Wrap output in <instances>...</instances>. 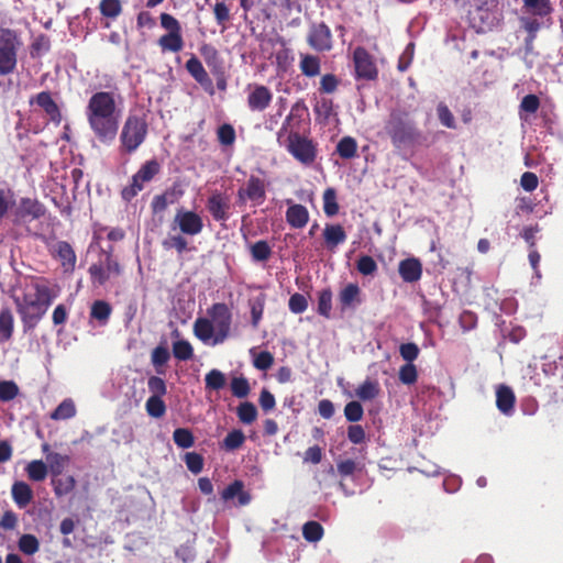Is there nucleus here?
I'll return each instance as SVG.
<instances>
[{"instance_id":"obj_16","label":"nucleus","mask_w":563,"mask_h":563,"mask_svg":"<svg viewBox=\"0 0 563 563\" xmlns=\"http://www.w3.org/2000/svg\"><path fill=\"white\" fill-rule=\"evenodd\" d=\"M273 100V92L264 85H254L247 95V107L251 111L263 112Z\"/></svg>"},{"instance_id":"obj_48","label":"nucleus","mask_w":563,"mask_h":563,"mask_svg":"<svg viewBox=\"0 0 563 563\" xmlns=\"http://www.w3.org/2000/svg\"><path fill=\"white\" fill-rule=\"evenodd\" d=\"M99 10L102 16L114 20L122 12V4L120 0H101Z\"/></svg>"},{"instance_id":"obj_50","label":"nucleus","mask_w":563,"mask_h":563,"mask_svg":"<svg viewBox=\"0 0 563 563\" xmlns=\"http://www.w3.org/2000/svg\"><path fill=\"white\" fill-rule=\"evenodd\" d=\"M169 358L170 354L166 346L158 345L152 351L151 362L158 374H164V371L159 369V367H163Z\"/></svg>"},{"instance_id":"obj_3","label":"nucleus","mask_w":563,"mask_h":563,"mask_svg":"<svg viewBox=\"0 0 563 563\" xmlns=\"http://www.w3.org/2000/svg\"><path fill=\"white\" fill-rule=\"evenodd\" d=\"M385 131L396 148L428 147L427 136L406 111H393L385 124Z\"/></svg>"},{"instance_id":"obj_42","label":"nucleus","mask_w":563,"mask_h":563,"mask_svg":"<svg viewBox=\"0 0 563 563\" xmlns=\"http://www.w3.org/2000/svg\"><path fill=\"white\" fill-rule=\"evenodd\" d=\"M245 442V435L242 430L234 429L229 432L222 441L221 448L227 451H234L240 449Z\"/></svg>"},{"instance_id":"obj_57","label":"nucleus","mask_w":563,"mask_h":563,"mask_svg":"<svg viewBox=\"0 0 563 563\" xmlns=\"http://www.w3.org/2000/svg\"><path fill=\"white\" fill-rule=\"evenodd\" d=\"M364 416V409L360 401L353 400L345 405L344 417L349 422H358Z\"/></svg>"},{"instance_id":"obj_19","label":"nucleus","mask_w":563,"mask_h":563,"mask_svg":"<svg viewBox=\"0 0 563 563\" xmlns=\"http://www.w3.org/2000/svg\"><path fill=\"white\" fill-rule=\"evenodd\" d=\"M288 209L286 210V221L294 229H302L309 221L308 209L300 203H294L291 199L286 200Z\"/></svg>"},{"instance_id":"obj_28","label":"nucleus","mask_w":563,"mask_h":563,"mask_svg":"<svg viewBox=\"0 0 563 563\" xmlns=\"http://www.w3.org/2000/svg\"><path fill=\"white\" fill-rule=\"evenodd\" d=\"M14 318L13 313L8 307L0 310V343L8 342L13 334Z\"/></svg>"},{"instance_id":"obj_38","label":"nucleus","mask_w":563,"mask_h":563,"mask_svg":"<svg viewBox=\"0 0 563 563\" xmlns=\"http://www.w3.org/2000/svg\"><path fill=\"white\" fill-rule=\"evenodd\" d=\"M250 252L254 262H266L272 256V247L265 240H260L252 244Z\"/></svg>"},{"instance_id":"obj_44","label":"nucleus","mask_w":563,"mask_h":563,"mask_svg":"<svg viewBox=\"0 0 563 563\" xmlns=\"http://www.w3.org/2000/svg\"><path fill=\"white\" fill-rule=\"evenodd\" d=\"M236 415L242 423L251 424L257 418V409L253 402L244 401L239 405Z\"/></svg>"},{"instance_id":"obj_34","label":"nucleus","mask_w":563,"mask_h":563,"mask_svg":"<svg viewBox=\"0 0 563 563\" xmlns=\"http://www.w3.org/2000/svg\"><path fill=\"white\" fill-rule=\"evenodd\" d=\"M29 479L42 482L48 474V467L42 460H33L25 467Z\"/></svg>"},{"instance_id":"obj_56","label":"nucleus","mask_w":563,"mask_h":563,"mask_svg":"<svg viewBox=\"0 0 563 563\" xmlns=\"http://www.w3.org/2000/svg\"><path fill=\"white\" fill-rule=\"evenodd\" d=\"M145 409L147 415L153 418H162L166 413V405L158 397H148L145 402Z\"/></svg>"},{"instance_id":"obj_58","label":"nucleus","mask_w":563,"mask_h":563,"mask_svg":"<svg viewBox=\"0 0 563 563\" xmlns=\"http://www.w3.org/2000/svg\"><path fill=\"white\" fill-rule=\"evenodd\" d=\"M199 52L209 67H217L220 64L219 52L213 45L205 43Z\"/></svg>"},{"instance_id":"obj_55","label":"nucleus","mask_w":563,"mask_h":563,"mask_svg":"<svg viewBox=\"0 0 563 563\" xmlns=\"http://www.w3.org/2000/svg\"><path fill=\"white\" fill-rule=\"evenodd\" d=\"M104 255V260L102 264L104 266L106 273L109 274V278L111 276H119L122 273L121 265L117 260L113 258V247L110 246L108 250L102 251Z\"/></svg>"},{"instance_id":"obj_31","label":"nucleus","mask_w":563,"mask_h":563,"mask_svg":"<svg viewBox=\"0 0 563 563\" xmlns=\"http://www.w3.org/2000/svg\"><path fill=\"white\" fill-rule=\"evenodd\" d=\"M227 385V377L220 369L213 368L205 376V389L207 391H219Z\"/></svg>"},{"instance_id":"obj_7","label":"nucleus","mask_w":563,"mask_h":563,"mask_svg":"<svg viewBox=\"0 0 563 563\" xmlns=\"http://www.w3.org/2000/svg\"><path fill=\"white\" fill-rule=\"evenodd\" d=\"M162 170V166L156 158L146 161L139 170L132 176V181L121 191L123 200L131 201L143 190L146 183L152 181Z\"/></svg>"},{"instance_id":"obj_33","label":"nucleus","mask_w":563,"mask_h":563,"mask_svg":"<svg viewBox=\"0 0 563 563\" xmlns=\"http://www.w3.org/2000/svg\"><path fill=\"white\" fill-rule=\"evenodd\" d=\"M177 198L175 188L167 189L165 192L155 196L151 202L153 212L158 213L165 211L168 205L174 203Z\"/></svg>"},{"instance_id":"obj_25","label":"nucleus","mask_w":563,"mask_h":563,"mask_svg":"<svg viewBox=\"0 0 563 563\" xmlns=\"http://www.w3.org/2000/svg\"><path fill=\"white\" fill-rule=\"evenodd\" d=\"M45 207L36 199L22 198L19 207V216L22 219L37 220L45 214Z\"/></svg>"},{"instance_id":"obj_49","label":"nucleus","mask_w":563,"mask_h":563,"mask_svg":"<svg viewBox=\"0 0 563 563\" xmlns=\"http://www.w3.org/2000/svg\"><path fill=\"white\" fill-rule=\"evenodd\" d=\"M52 485L55 495L57 497H63L74 490L76 481L73 476L68 475L62 478L53 479Z\"/></svg>"},{"instance_id":"obj_63","label":"nucleus","mask_w":563,"mask_h":563,"mask_svg":"<svg viewBox=\"0 0 563 563\" xmlns=\"http://www.w3.org/2000/svg\"><path fill=\"white\" fill-rule=\"evenodd\" d=\"M166 250L175 249L178 254H183L188 250V242L181 234L170 235L163 241Z\"/></svg>"},{"instance_id":"obj_12","label":"nucleus","mask_w":563,"mask_h":563,"mask_svg":"<svg viewBox=\"0 0 563 563\" xmlns=\"http://www.w3.org/2000/svg\"><path fill=\"white\" fill-rule=\"evenodd\" d=\"M174 223L183 234L190 236L198 235L203 230L202 218L197 212L184 208L177 210Z\"/></svg>"},{"instance_id":"obj_36","label":"nucleus","mask_w":563,"mask_h":563,"mask_svg":"<svg viewBox=\"0 0 563 563\" xmlns=\"http://www.w3.org/2000/svg\"><path fill=\"white\" fill-rule=\"evenodd\" d=\"M523 8L531 14L547 16L552 12L550 0H522Z\"/></svg>"},{"instance_id":"obj_23","label":"nucleus","mask_w":563,"mask_h":563,"mask_svg":"<svg viewBox=\"0 0 563 563\" xmlns=\"http://www.w3.org/2000/svg\"><path fill=\"white\" fill-rule=\"evenodd\" d=\"M11 496L15 505L20 509H23L31 504L34 494L31 486L27 483L23 481H16L12 484Z\"/></svg>"},{"instance_id":"obj_46","label":"nucleus","mask_w":563,"mask_h":563,"mask_svg":"<svg viewBox=\"0 0 563 563\" xmlns=\"http://www.w3.org/2000/svg\"><path fill=\"white\" fill-rule=\"evenodd\" d=\"M324 533L323 527L318 521H308L302 527V536L309 542H318Z\"/></svg>"},{"instance_id":"obj_6","label":"nucleus","mask_w":563,"mask_h":563,"mask_svg":"<svg viewBox=\"0 0 563 563\" xmlns=\"http://www.w3.org/2000/svg\"><path fill=\"white\" fill-rule=\"evenodd\" d=\"M161 26L167 31L158 38L162 52L178 53L184 48L180 22L172 14L163 12L159 15Z\"/></svg>"},{"instance_id":"obj_60","label":"nucleus","mask_w":563,"mask_h":563,"mask_svg":"<svg viewBox=\"0 0 563 563\" xmlns=\"http://www.w3.org/2000/svg\"><path fill=\"white\" fill-rule=\"evenodd\" d=\"M437 114L441 124L448 129H455L456 122L453 113L444 102H439L437 106Z\"/></svg>"},{"instance_id":"obj_10","label":"nucleus","mask_w":563,"mask_h":563,"mask_svg":"<svg viewBox=\"0 0 563 563\" xmlns=\"http://www.w3.org/2000/svg\"><path fill=\"white\" fill-rule=\"evenodd\" d=\"M266 198L265 181L260 177L251 175L244 187L239 188L236 192V202L242 206L252 201L254 206H260Z\"/></svg>"},{"instance_id":"obj_14","label":"nucleus","mask_w":563,"mask_h":563,"mask_svg":"<svg viewBox=\"0 0 563 563\" xmlns=\"http://www.w3.org/2000/svg\"><path fill=\"white\" fill-rule=\"evenodd\" d=\"M52 256L60 262V266L65 274L75 271L77 256L73 246L66 241H58L49 247Z\"/></svg>"},{"instance_id":"obj_29","label":"nucleus","mask_w":563,"mask_h":563,"mask_svg":"<svg viewBox=\"0 0 563 563\" xmlns=\"http://www.w3.org/2000/svg\"><path fill=\"white\" fill-rule=\"evenodd\" d=\"M299 68L306 77H316L320 74L321 60L319 56L310 54H301Z\"/></svg>"},{"instance_id":"obj_27","label":"nucleus","mask_w":563,"mask_h":563,"mask_svg":"<svg viewBox=\"0 0 563 563\" xmlns=\"http://www.w3.org/2000/svg\"><path fill=\"white\" fill-rule=\"evenodd\" d=\"M216 331L214 325L208 318L200 317L194 322V334L203 343L209 342L211 339L213 340Z\"/></svg>"},{"instance_id":"obj_2","label":"nucleus","mask_w":563,"mask_h":563,"mask_svg":"<svg viewBox=\"0 0 563 563\" xmlns=\"http://www.w3.org/2000/svg\"><path fill=\"white\" fill-rule=\"evenodd\" d=\"M33 292L25 291L22 297H14L16 311L25 330L34 329L56 298V292L44 280L32 284Z\"/></svg>"},{"instance_id":"obj_1","label":"nucleus","mask_w":563,"mask_h":563,"mask_svg":"<svg viewBox=\"0 0 563 563\" xmlns=\"http://www.w3.org/2000/svg\"><path fill=\"white\" fill-rule=\"evenodd\" d=\"M115 93L97 91L86 106V118L95 136L104 144L112 143L118 134L120 110Z\"/></svg>"},{"instance_id":"obj_62","label":"nucleus","mask_w":563,"mask_h":563,"mask_svg":"<svg viewBox=\"0 0 563 563\" xmlns=\"http://www.w3.org/2000/svg\"><path fill=\"white\" fill-rule=\"evenodd\" d=\"M184 461L187 468L194 474H199L203 470V456L197 452H187Z\"/></svg>"},{"instance_id":"obj_61","label":"nucleus","mask_w":563,"mask_h":563,"mask_svg":"<svg viewBox=\"0 0 563 563\" xmlns=\"http://www.w3.org/2000/svg\"><path fill=\"white\" fill-rule=\"evenodd\" d=\"M377 268L375 260L369 255H362L356 262V269L364 276L374 275Z\"/></svg>"},{"instance_id":"obj_53","label":"nucleus","mask_w":563,"mask_h":563,"mask_svg":"<svg viewBox=\"0 0 563 563\" xmlns=\"http://www.w3.org/2000/svg\"><path fill=\"white\" fill-rule=\"evenodd\" d=\"M231 393L236 398H246L251 391L250 383L244 376L233 377L230 383Z\"/></svg>"},{"instance_id":"obj_47","label":"nucleus","mask_w":563,"mask_h":563,"mask_svg":"<svg viewBox=\"0 0 563 563\" xmlns=\"http://www.w3.org/2000/svg\"><path fill=\"white\" fill-rule=\"evenodd\" d=\"M173 355L179 361H188L194 357V347L187 340H178L173 343Z\"/></svg>"},{"instance_id":"obj_13","label":"nucleus","mask_w":563,"mask_h":563,"mask_svg":"<svg viewBox=\"0 0 563 563\" xmlns=\"http://www.w3.org/2000/svg\"><path fill=\"white\" fill-rule=\"evenodd\" d=\"M307 42L314 51H330L332 48V33L330 27L324 22L311 24Z\"/></svg>"},{"instance_id":"obj_54","label":"nucleus","mask_w":563,"mask_h":563,"mask_svg":"<svg viewBox=\"0 0 563 563\" xmlns=\"http://www.w3.org/2000/svg\"><path fill=\"white\" fill-rule=\"evenodd\" d=\"M398 378L404 385H413L418 380V369L413 363H406L400 366Z\"/></svg>"},{"instance_id":"obj_4","label":"nucleus","mask_w":563,"mask_h":563,"mask_svg":"<svg viewBox=\"0 0 563 563\" xmlns=\"http://www.w3.org/2000/svg\"><path fill=\"white\" fill-rule=\"evenodd\" d=\"M23 40L19 31L0 26V76L14 74L18 69L19 54Z\"/></svg>"},{"instance_id":"obj_32","label":"nucleus","mask_w":563,"mask_h":563,"mask_svg":"<svg viewBox=\"0 0 563 563\" xmlns=\"http://www.w3.org/2000/svg\"><path fill=\"white\" fill-rule=\"evenodd\" d=\"M339 156L343 159H351L357 155V142L352 136H343L335 148Z\"/></svg>"},{"instance_id":"obj_17","label":"nucleus","mask_w":563,"mask_h":563,"mask_svg":"<svg viewBox=\"0 0 563 563\" xmlns=\"http://www.w3.org/2000/svg\"><path fill=\"white\" fill-rule=\"evenodd\" d=\"M339 309L341 313H345L350 310H355L357 306L362 303L361 288L357 284H347L339 292Z\"/></svg>"},{"instance_id":"obj_24","label":"nucleus","mask_w":563,"mask_h":563,"mask_svg":"<svg viewBox=\"0 0 563 563\" xmlns=\"http://www.w3.org/2000/svg\"><path fill=\"white\" fill-rule=\"evenodd\" d=\"M322 235L325 247L330 251H334L346 240L345 230L341 224H325Z\"/></svg>"},{"instance_id":"obj_30","label":"nucleus","mask_w":563,"mask_h":563,"mask_svg":"<svg viewBox=\"0 0 563 563\" xmlns=\"http://www.w3.org/2000/svg\"><path fill=\"white\" fill-rule=\"evenodd\" d=\"M380 393V386L377 380L367 378L356 389L355 396L362 401H371Z\"/></svg>"},{"instance_id":"obj_45","label":"nucleus","mask_w":563,"mask_h":563,"mask_svg":"<svg viewBox=\"0 0 563 563\" xmlns=\"http://www.w3.org/2000/svg\"><path fill=\"white\" fill-rule=\"evenodd\" d=\"M19 550L25 555H33L40 549V542L34 534H22L18 541Z\"/></svg>"},{"instance_id":"obj_39","label":"nucleus","mask_w":563,"mask_h":563,"mask_svg":"<svg viewBox=\"0 0 563 563\" xmlns=\"http://www.w3.org/2000/svg\"><path fill=\"white\" fill-rule=\"evenodd\" d=\"M47 467L49 472L54 475H60L69 461L67 455H62L57 452H51L46 455Z\"/></svg>"},{"instance_id":"obj_15","label":"nucleus","mask_w":563,"mask_h":563,"mask_svg":"<svg viewBox=\"0 0 563 563\" xmlns=\"http://www.w3.org/2000/svg\"><path fill=\"white\" fill-rule=\"evenodd\" d=\"M206 207L214 221L225 222L230 218V200L219 191L208 197Z\"/></svg>"},{"instance_id":"obj_43","label":"nucleus","mask_w":563,"mask_h":563,"mask_svg":"<svg viewBox=\"0 0 563 563\" xmlns=\"http://www.w3.org/2000/svg\"><path fill=\"white\" fill-rule=\"evenodd\" d=\"M323 211L325 216L333 217L339 212V203L336 201V191L334 188L329 187L323 192Z\"/></svg>"},{"instance_id":"obj_52","label":"nucleus","mask_w":563,"mask_h":563,"mask_svg":"<svg viewBox=\"0 0 563 563\" xmlns=\"http://www.w3.org/2000/svg\"><path fill=\"white\" fill-rule=\"evenodd\" d=\"M217 137L221 145L231 146L234 144L236 133L232 124L223 123L217 129Z\"/></svg>"},{"instance_id":"obj_22","label":"nucleus","mask_w":563,"mask_h":563,"mask_svg":"<svg viewBox=\"0 0 563 563\" xmlns=\"http://www.w3.org/2000/svg\"><path fill=\"white\" fill-rule=\"evenodd\" d=\"M221 499L223 501H229L231 499L238 498V504L240 506H245L251 501L250 493L244 490V483L240 479H235L231 484H229L221 492Z\"/></svg>"},{"instance_id":"obj_59","label":"nucleus","mask_w":563,"mask_h":563,"mask_svg":"<svg viewBox=\"0 0 563 563\" xmlns=\"http://www.w3.org/2000/svg\"><path fill=\"white\" fill-rule=\"evenodd\" d=\"M213 14L218 25L223 29L227 27L228 22L231 19L230 9L227 5L225 1H217L213 7Z\"/></svg>"},{"instance_id":"obj_40","label":"nucleus","mask_w":563,"mask_h":563,"mask_svg":"<svg viewBox=\"0 0 563 563\" xmlns=\"http://www.w3.org/2000/svg\"><path fill=\"white\" fill-rule=\"evenodd\" d=\"M332 310V291L330 288H324L318 294L317 312L325 319L331 318Z\"/></svg>"},{"instance_id":"obj_41","label":"nucleus","mask_w":563,"mask_h":563,"mask_svg":"<svg viewBox=\"0 0 563 563\" xmlns=\"http://www.w3.org/2000/svg\"><path fill=\"white\" fill-rule=\"evenodd\" d=\"M173 440L179 449H189L195 444L194 433L188 428L175 429Z\"/></svg>"},{"instance_id":"obj_64","label":"nucleus","mask_w":563,"mask_h":563,"mask_svg":"<svg viewBox=\"0 0 563 563\" xmlns=\"http://www.w3.org/2000/svg\"><path fill=\"white\" fill-rule=\"evenodd\" d=\"M19 394V387L13 380L0 382V400L8 402Z\"/></svg>"},{"instance_id":"obj_37","label":"nucleus","mask_w":563,"mask_h":563,"mask_svg":"<svg viewBox=\"0 0 563 563\" xmlns=\"http://www.w3.org/2000/svg\"><path fill=\"white\" fill-rule=\"evenodd\" d=\"M112 308L109 302L104 300H96L90 309V317L98 320L100 323L106 324L111 316Z\"/></svg>"},{"instance_id":"obj_35","label":"nucleus","mask_w":563,"mask_h":563,"mask_svg":"<svg viewBox=\"0 0 563 563\" xmlns=\"http://www.w3.org/2000/svg\"><path fill=\"white\" fill-rule=\"evenodd\" d=\"M76 406L70 398L64 399L56 409L49 415L53 420H67L76 415Z\"/></svg>"},{"instance_id":"obj_9","label":"nucleus","mask_w":563,"mask_h":563,"mask_svg":"<svg viewBox=\"0 0 563 563\" xmlns=\"http://www.w3.org/2000/svg\"><path fill=\"white\" fill-rule=\"evenodd\" d=\"M208 319L216 328L213 344L224 342L230 335L232 324V312L227 303L216 302L207 310Z\"/></svg>"},{"instance_id":"obj_8","label":"nucleus","mask_w":563,"mask_h":563,"mask_svg":"<svg viewBox=\"0 0 563 563\" xmlns=\"http://www.w3.org/2000/svg\"><path fill=\"white\" fill-rule=\"evenodd\" d=\"M286 148L295 159L306 166L311 165L317 158L316 143L298 132L289 133Z\"/></svg>"},{"instance_id":"obj_20","label":"nucleus","mask_w":563,"mask_h":563,"mask_svg":"<svg viewBox=\"0 0 563 563\" xmlns=\"http://www.w3.org/2000/svg\"><path fill=\"white\" fill-rule=\"evenodd\" d=\"M398 273L404 282L416 283L421 278L422 264L416 257L402 260L398 265Z\"/></svg>"},{"instance_id":"obj_18","label":"nucleus","mask_w":563,"mask_h":563,"mask_svg":"<svg viewBox=\"0 0 563 563\" xmlns=\"http://www.w3.org/2000/svg\"><path fill=\"white\" fill-rule=\"evenodd\" d=\"M35 102L44 112L49 117V120L55 124L59 125L62 122V112L59 107L52 98L49 91H41L31 98L30 103Z\"/></svg>"},{"instance_id":"obj_5","label":"nucleus","mask_w":563,"mask_h":563,"mask_svg":"<svg viewBox=\"0 0 563 563\" xmlns=\"http://www.w3.org/2000/svg\"><path fill=\"white\" fill-rule=\"evenodd\" d=\"M148 132L144 117L130 114L121 130L120 151L125 154L134 153L145 141Z\"/></svg>"},{"instance_id":"obj_51","label":"nucleus","mask_w":563,"mask_h":563,"mask_svg":"<svg viewBox=\"0 0 563 563\" xmlns=\"http://www.w3.org/2000/svg\"><path fill=\"white\" fill-rule=\"evenodd\" d=\"M265 308V295L261 294L251 301V323L253 328H257L262 320Z\"/></svg>"},{"instance_id":"obj_11","label":"nucleus","mask_w":563,"mask_h":563,"mask_svg":"<svg viewBox=\"0 0 563 563\" xmlns=\"http://www.w3.org/2000/svg\"><path fill=\"white\" fill-rule=\"evenodd\" d=\"M353 62L356 79H364L368 81L377 79L378 69L373 56L367 52L366 48L357 46L353 52Z\"/></svg>"},{"instance_id":"obj_21","label":"nucleus","mask_w":563,"mask_h":563,"mask_svg":"<svg viewBox=\"0 0 563 563\" xmlns=\"http://www.w3.org/2000/svg\"><path fill=\"white\" fill-rule=\"evenodd\" d=\"M516 396L507 385H499L496 389V406L505 416H511L515 411Z\"/></svg>"},{"instance_id":"obj_26","label":"nucleus","mask_w":563,"mask_h":563,"mask_svg":"<svg viewBox=\"0 0 563 563\" xmlns=\"http://www.w3.org/2000/svg\"><path fill=\"white\" fill-rule=\"evenodd\" d=\"M186 70L190 74V76L201 86L203 87H211L212 80L209 77L208 73L206 71L202 63L199 60V58L195 55H192L187 62H186Z\"/></svg>"}]
</instances>
